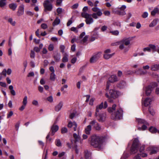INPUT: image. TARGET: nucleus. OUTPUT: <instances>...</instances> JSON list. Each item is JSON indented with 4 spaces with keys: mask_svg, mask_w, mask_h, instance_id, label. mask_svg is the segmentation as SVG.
I'll use <instances>...</instances> for the list:
<instances>
[{
    "mask_svg": "<svg viewBox=\"0 0 159 159\" xmlns=\"http://www.w3.org/2000/svg\"><path fill=\"white\" fill-rule=\"evenodd\" d=\"M158 21V19L154 20L149 24V26L150 27H153L154 26L157 24Z\"/></svg>",
    "mask_w": 159,
    "mask_h": 159,
    "instance_id": "28",
    "label": "nucleus"
},
{
    "mask_svg": "<svg viewBox=\"0 0 159 159\" xmlns=\"http://www.w3.org/2000/svg\"><path fill=\"white\" fill-rule=\"evenodd\" d=\"M149 150L151 151L150 154L157 153L159 151V146H151L149 148Z\"/></svg>",
    "mask_w": 159,
    "mask_h": 159,
    "instance_id": "11",
    "label": "nucleus"
},
{
    "mask_svg": "<svg viewBox=\"0 0 159 159\" xmlns=\"http://www.w3.org/2000/svg\"><path fill=\"white\" fill-rule=\"evenodd\" d=\"M143 51L145 52L146 51L150 52L151 51V50L150 49V48H149V47L148 46V47L143 48Z\"/></svg>",
    "mask_w": 159,
    "mask_h": 159,
    "instance_id": "53",
    "label": "nucleus"
},
{
    "mask_svg": "<svg viewBox=\"0 0 159 159\" xmlns=\"http://www.w3.org/2000/svg\"><path fill=\"white\" fill-rule=\"evenodd\" d=\"M72 23V18H71L70 20H69L67 23V26H69Z\"/></svg>",
    "mask_w": 159,
    "mask_h": 159,
    "instance_id": "63",
    "label": "nucleus"
},
{
    "mask_svg": "<svg viewBox=\"0 0 159 159\" xmlns=\"http://www.w3.org/2000/svg\"><path fill=\"white\" fill-rule=\"evenodd\" d=\"M111 83V82L109 80L108 81H107V85H106V89L107 90L109 89V86L110 85Z\"/></svg>",
    "mask_w": 159,
    "mask_h": 159,
    "instance_id": "56",
    "label": "nucleus"
},
{
    "mask_svg": "<svg viewBox=\"0 0 159 159\" xmlns=\"http://www.w3.org/2000/svg\"><path fill=\"white\" fill-rule=\"evenodd\" d=\"M109 80L111 83H113L118 81V79L116 75H113L109 78Z\"/></svg>",
    "mask_w": 159,
    "mask_h": 159,
    "instance_id": "21",
    "label": "nucleus"
},
{
    "mask_svg": "<svg viewBox=\"0 0 159 159\" xmlns=\"http://www.w3.org/2000/svg\"><path fill=\"white\" fill-rule=\"evenodd\" d=\"M63 106L62 102L61 101L59 103L55 106V110L56 111H58L61 110Z\"/></svg>",
    "mask_w": 159,
    "mask_h": 159,
    "instance_id": "18",
    "label": "nucleus"
},
{
    "mask_svg": "<svg viewBox=\"0 0 159 159\" xmlns=\"http://www.w3.org/2000/svg\"><path fill=\"white\" fill-rule=\"evenodd\" d=\"M103 103L102 102L99 105L96 107V112L95 114V116L96 117L98 116V113L99 112V110L102 109L103 107Z\"/></svg>",
    "mask_w": 159,
    "mask_h": 159,
    "instance_id": "15",
    "label": "nucleus"
},
{
    "mask_svg": "<svg viewBox=\"0 0 159 159\" xmlns=\"http://www.w3.org/2000/svg\"><path fill=\"white\" fill-rule=\"evenodd\" d=\"M24 13V5H21L19 6L18 11L17 15L20 16L22 15Z\"/></svg>",
    "mask_w": 159,
    "mask_h": 159,
    "instance_id": "14",
    "label": "nucleus"
},
{
    "mask_svg": "<svg viewBox=\"0 0 159 159\" xmlns=\"http://www.w3.org/2000/svg\"><path fill=\"white\" fill-rule=\"evenodd\" d=\"M53 57L56 62H58L61 59V55L58 52H56L54 53Z\"/></svg>",
    "mask_w": 159,
    "mask_h": 159,
    "instance_id": "17",
    "label": "nucleus"
},
{
    "mask_svg": "<svg viewBox=\"0 0 159 159\" xmlns=\"http://www.w3.org/2000/svg\"><path fill=\"white\" fill-rule=\"evenodd\" d=\"M135 73L138 75H143L146 74L147 73V72L146 70H143L142 69H139L135 71Z\"/></svg>",
    "mask_w": 159,
    "mask_h": 159,
    "instance_id": "19",
    "label": "nucleus"
},
{
    "mask_svg": "<svg viewBox=\"0 0 159 159\" xmlns=\"http://www.w3.org/2000/svg\"><path fill=\"white\" fill-rule=\"evenodd\" d=\"M68 55L66 53H65L63 54V57L62 58V60L63 62H66L68 61Z\"/></svg>",
    "mask_w": 159,
    "mask_h": 159,
    "instance_id": "27",
    "label": "nucleus"
},
{
    "mask_svg": "<svg viewBox=\"0 0 159 159\" xmlns=\"http://www.w3.org/2000/svg\"><path fill=\"white\" fill-rule=\"evenodd\" d=\"M65 47L64 45H61L60 47V48L61 50V52L62 53H64V49Z\"/></svg>",
    "mask_w": 159,
    "mask_h": 159,
    "instance_id": "58",
    "label": "nucleus"
},
{
    "mask_svg": "<svg viewBox=\"0 0 159 159\" xmlns=\"http://www.w3.org/2000/svg\"><path fill=\"white\" fill-rule=\"evenodd\" d=\"M59 127L57 125H55L53 124L52 126L51 129V131L52 133L51 134L52 135H53L55 133L57 132L58 129Z\"/></svg>",
    "mask_w": 159,
    "mask_h": 159,
    "instance_id": "16",
    "label": "nucleus"
},
{
    "mask_svg": "<svg viewBox=\"0 0 159 159\" xmlns=\"http://www.w3.org/2000/svg\"><path fill=\"white\" fill-rule=\"evenodd\" d=\"M47 100L50 102H53V98L52 96H50L47 98Z\"/></svg>",
    "mask_w": 159,
    "mask_h": 159,
    "instance_id": "62",
    "label": "nucleus"
},
{
    "mask_svg": "<svg viewBox=\"0 0 159 159\" xmlns=\"http://www.w3.org/2000/svg\"><path fill=\"white\" fill-rule=\"evenodd\" d=\"M123 111L121 108H117L116 111L112 113L111 118L113 120H120L122 118Z\"/></svg>",
    "mask_w": 159,
    "mask_h": 159,
    "instance_id": "3",
    "label": "nucleus"
},
{
    "mask_svg": "<svg viewBox=\"0 0 159 159\" xmlns=\"http://www.w3.org/2000/svg\"><path fill=\"white\" fill-rule=\"evenodd\" d=\"M62 9L61 8H58L57 9V12L58 13V15H59L62 12Z\"/></svg>",
    "mask_w": 159,
    "mask_h": 159,
    "instance_id": "54",
    "label": "nucleus"
},
{
    "mask_svg": "<svg viewBox=\"0 0 159 159\" xmlns=\"http://www.w3.org/2000/svg\"><path fill=\"white\" fill-rule=\"evenodd\" d=\"M17 7V6L16 4L15 3H11L9 5V8L13 11H14L16 9Z\"/></svg>",
    "mask_w": 159,
    "mask_h": 159,
    "instance_id": "34",
    "label": "nucleus"
},
{
    "mask_svg": "<svg viewBox=\"0 0 159 159\" xmlns=\"http://www.w3.org/2000/svg\"><path fill=\"white\" fill-rule=\"evenodd\" d=\"M117 14L120 16L125 15L126 13L125 11L123 10L118 11L117 12Z\"/></svg>",
    "mask_w": 159,
    "mask_h": 159,
    "instance_id": "41",
    "label": "nucleus"
},
{
    "mask_svg": "<svg viewBox=\"0 0 159 159\" xmlns=\"http://www.w3.org/2000/svg\"><path fill=\"white\" fill-rule=\"evenodd\" d=\"M149 131L152 133H155L157 132V129L154 127H151L149 129Z\"/></svg>",
    "mask_w": 159,
    "mask_h": 159,
    "instance_id": "38",
    "label": "nucleus"
},
{
    "mask_svg": "<svg viewBox=\"0 0 159 159\" xmlns=\"http://www.w3.org/2000/svg\"><path fill=\"white\" fill-rule=\"evenodd\" d=\"M56 144L58 147L61 146V143L59 139H57L56 141Z\"/></svg>",
    "mask_w": 159,
    "mask_h": 159,
    "instance_id": "43",
    "label": "nucleus"
},
{
    "mask_svg": "<svg viewBox=\"0 0 159 159\" xmlns=\"http://www.w3.org/2000/svg\"><path fill=\"white\" fill-rule=\"evenodd\" d=\"M73 137L75 139L74 142L75 143L80 140V136L74 133L73 134Z\"/></svg>",
    "mask_w": 159,
    "mask_h": 159,
    "instance_id": "35",
    "label": "nucleus"
},
{
    "mask_svg": "<svg viewBox=\"0 0 159 159\" xmlns=\"http://www.w3.org/2000/svg\"><path fill=\"white\" fill-rule=\"evenodd\" d=\"M74 125V122H72L71 121H70L68 123V127L69 128H71L72 126H73Z\"/></svg>",
    "mask_w": 159,
    "mask_h": 159,
    "instance_id": "61",
    "label": "nucleus"
},
{
    "mask_svg": "<svg viewBox=\"0 0 159 159\" xmlns=\"http://www.w3.org/2000/svg\"><path fill=\"white\" fill-rule=\"evenodd\" d=\"M139 146V142L138 139H135L133 141L131 149V151L132 154H134L137 152V148Z\"/></svg>",
    "mask_w": 159,
    "mask_h": 159,
    "instance_id": "6",
    "label": "nucleus"
},
{
    "mask_svg": "<svg viewBox=\"0 0 159 159\" xmlns=\"http://www.w3.org/2000/svg\"><path fill=\"white\" fill-rule=\"evenodd\" d=\"M109 93L111 98H115L118 97L120 93L118 91H117L115 90L111 89L110 90Z\"/></svg>",
    "mask_w": 159,
    "mask_h": 159,
    "instance_id": "10",
    "label": "nucleus"
},
{
    "mask_svg": "<svg viewBox=\"0 0 159 159\" xmlns=\"http://www.w3.org/2000/svg\"><path fill=\"white\" fill-rule=\"evenodd\" d=\"M120 41L113 43L111 44V45L112 46L120 45Z\"/></svg>",
    "mask_w": 159,
    "mask_h": 159,
    "instance_id": "60",
    "label": "nucleus"
},
{
    "mask_svg": "<svg viewBox=\"0 0 159 159\" xmlns=\"http://www.w3.org/2000/svg\"><path fill=\"white\" fill-rule=\"evenodd\" d=\"M67 131V129L66 127H63L61 129V133L64 134L66 133Z\"/></svg>",
    "mask_w": 159,
    "mask_h": 159,
    "instance_id": "50",
    "label": "nucleus"
},
{
    "mask_svg": "<svg viewBox=\"0 0 159 159\" xmlns=\"http://www.w3.org/2000/svg\"><path fill=\"white\" fill-rule=\"evenodd\" d=\"M9 89L11 90V94L15 96L16 95V92L13 89V87L12 85H10L9 87Z\"/></svg>",
    "mask_w": 159,
    "mask_h": 159,
    "instance_id": "33",
    "label": "nucleus"
},
{
    "mask_svg": "<svg viewBox=\"0 0 159 159\" xmlns=\"http://www.w3.org/2000/svg\"><path fill=\"white\" fill-rule=\"evenodd\" d=\"M104 14L107 16H109L110 15V12L108 11H106L103 12Z\"/></svg>",
    "mask_w": 159,
    "mask_h": 159,
    "instance_id": "64",
    "label": "nucleus"
},
{
    "mask_svg": "<svg viewBox=\"0 0 159 159\" xmlns=\"http://www.w3.org/2000/svg\"><path fill=\"white\" fill-rule=\"evenodd\" d=\"M91 153L88 150H85L84 151V156L86 159H91Z\"/></svg>",
    "mask_w": 159,
    "mask_h": 159,
    "instance_id": "25",
    "label": "nucleus"
},
{
    "mask_svg": "<svg viewBox=\"0 0 159 159\" xmlns=\"http://www.w3.org/2000/svg\"><path fill=\"white\" fill-rule=\"evenodd\" d=\"M131 39L129 38H125L120 41L119 48L122 50L129 46L130 43Z\"/></svg>",
    "mask_w": 159,
    "mask_h": 159,
    "instance_id": "4",
    "label": "nucleus"
},
{
    "mask_svg": "<svg viewBox=\"0 0 159 159\" xmlns=\"http://www.w3.org/2000/svg\"><path fill=\"white\" fill-rule=\"evenodd\" d=\"M104 137L96 135L91 137V144L95 148L100 147L103 142Z\"/></svg>",
    "mask_w": 159,
    "mask_h": 159,
    "instance_id": "1",
    "label": "nucleus"
},
{
    "mask_svg": "<svg viewBox=\"0 0 159 159\" xmlns=\"http://www.w3.org/2000/svg\"><path fill=\"white\" fill-rule=\"evenodd\" d=\"M34 50L36 52H39L40 51V48L37 47H35L34 48Z\"/></svg>",
    "mask_w": 159,
    "mask_h": 159,
    "instance_id": "59",
    "label": "nucleus"
},
{
    "mask_svg": "<svg viewBox=\"0 0 159 159\" xmlns=\"http://www.w3.org/2000/svg\"><path fill=\"white\" fill-rule=\"evenodd\" d=\"M152 101V100L151 99L149 98H147L144 101V105L145 106L147 107L151 104Z\"/></svg>",
    "mask_w": 159,
    "mask_h": 159,
    "instance_id": "20",
    "label": "nucleus"
},
{
    "mask_svg": "<svg viewBox=\"0 0 159 159\" xmlns=\"http://www.w3.org/2000/svg\"><path fill=\"white\" fill-rule=\"evenodd\" d=\"M106 95L107 98H108V101L110 103L113 102V99L112 98H113L109 97V95L107 94H106Z\"/></svg>",
    "mask_w": 159,
    "mask_h": 159,
    "instance_id": "52",
    "label": "nucleus"
},
{
    "mask_svg": "<svg viewBox=\"0 0 159 159\" xmlns=\"http://www.w3.org/2000/svg\"><path fill=\"white\" fill-rule=\"evenodd\" d=\"M54 45L52 44H50L48 47V49L50 51H52L54 49Z\"/></svg>",
    "mask_w": 159,
    "mask_h": 159,
    "instance_id": "51",
    "label": "nucleus"
},
{
    "mask_svg": "<svg viewBox=\"0 0 159 159\" xmlns=\"http://www.w3.org/2000/svg\"><path fill=\"white\" fill-rule=\"evenodd\" d=\"M88 10L87 6L84 7L83 9V12L81 13L82 16L85 19V22L87 25H90L94 22L93 19L92 17L91 14L87 13L86 12Z\"/></svg>",
    "mask_w": 159,
    "mask_h": 159,
    "instance_id": "2",
    "label": "nucleus"
},
{
    "mask_svg": "<svg viewBox=\"0 0 159 159\" xmlns=\"http://www.w3.org/2000/svg\"><path fill=\"white\" fill-rule=\"evenodd\" d=\"M149 46L150 48V49H152L154 51H156L157 49L155 45L152 44H150L149 45Z\"/></svg>",
    "mask_w": 159,
    "mask_h": 159,
    "instance_id": "40",
    "label": "nucleus"
},
{
    "mask_svg": "<svg viewBox=\"0 0 159 159\" xmlns=\"http://www.w3.org/2000/svg\"><path fill=\"white\" fill-rule=\"evenodd\" d=\"M22 103L23 105L26 106L27 103V96H25L24 97L22 101Z\"/></svg>",
    "mask_w": 159,
    "mask_h": 159,
    "instance_id": "42",
    "label": "nucleus"
},
{
    "mask_svg": "<svg viewBox=\"0 0 159 159\" xmlns=\"http://www.w3.org/2000/svg\"><path fill=\"white\" fill-rule=\"evenodd\" d=\"M101 57V53L98 52L93 55L90 59V62L91 63H94L99 59Z\"/></svg>",
    "mask_w": 159,
    "mask_h": 159,
    "instance_id": "8",
    "label": "nucleus"
},
{
    "mask_svg": "<svg viewBox=\"0 0 159 159\" xmlns=\"http://www.w3.org/2000/svg\"><path fill=\"white\" fill-rule=\"evenodd\" d=\"M129 156L128 153L125 152L123 153L122 156V158L124 159H126Z\"/></svg>",
    "mask_w": 159,
    "mask_h": 159,
    "instance_id": "48",
    "label": "nucleus"
},
{
    "mask_svg": "<svg viewBox=\"0 0 159 159\" xmlns=\"http://www.w3.org/2000/svg\"><path fill=\"white\" fill-rule=\"evenodd\" d=\"M8 22L12 26H15L16 25V22L13 21L12 19L11 18H9L8 20Z\"/></svg>",
    "mask_w": 159,
    "mask_h": 159,
    "instance_id": "37",
    "label": "nucleus"
},
{
    "mask_svg": "<svg viewBox=\"0 0 159 159\" xmlns=\"http://www.w3.org/2000/svg\"><path fill=\"white\" fill-rule=\"evenodd\" d=\"M137 121L139 124H146L147 125H149L148 123L143 119H138Z\"/></svg>",
    "mask_w": 159,
    "mask_h": 159,
    "instance_id": "23",
    "label": "nucleus"
},
{
    "mask_svg": "<svg viewBox=\"0 0 159 159\" xmlns=\"http://www.w3.org/2000/svg\"><path fill=\"white\" fill-rule=\"evenodd\" d=\"M146 125H147L146 124H143L142 127L138 128V129L139 130H141V129H142L143 130H144L146 129L147 128V127Z\"/></svg>",
    "mask_w": 159,
    "mask_h": 159,
    "instance_id": "57",
    "label": "nucleus"
},
{
    "mask_svg": "<svg viewBox=\"0 0 159 159\" xmlns=\"http://www.w3.org/2000/svg\"><path fill=\"white\" fill-rule=\"evenodd\" d=\"M91 129V125H88L85 129V133L87 134H90Z\"/></svg>",
    "mask_w": 159,
    "mask_h": 159,
    "instance_id": "24",
    "label": "nucleus"
},
{
    "mask_svg": "<svg viewBox=\"0 0 159 159\" xmlns=\"http://www.w3.org/2000/svg\"><path fill=\"white\" fill-rule=\"evenodd\" d=\"M56 78V75L54 73H51L50 75V80L52 81H54Z\"/></svg>",
    "mask_w": 159,
    "mask_h": 159,
    "instance_id": "36",
    "label": "nucleus"
},
{
    "mask_svg": "<svg viewBox=\"0 0 159 159\" xmlns=\"http://www.w3.org/2000/svg\"><path fill=\"white\" fill-rule=\"evenodd\" d=\"M35 54L34 51L31 50L30 54V57L32 58H34Z\"/></svg>",
    "mask_w": 159,
    "mask_h": 159,
    "instance_id": "49",
    "label": "nucleus"
},
{
    "mask_svg": "<svg viewBox=\"0 0 159 159\" xmlns=\"http://www.w3.org/2000/svg\"><path fill=\"white\" fill-rule=\"evenodd\" d=\"M159 69V65L155 64L152 65L151 68V70L155 71Z\"/></svg>",
    "mask_w": 159,
    "mask_h": 159,
    "instance_id": "29",
    "label": "nucleus"
},
{
    "mask_svg": "<svg viewBox=\"0 0 159 159\" xmlns=\"http://www.w3.org/2000/svg\"><path fill=\"white\" fill-rule=\"evenodd\" d=\"M158 9L156 8L154 9L151 12V14L152 16H154L158 11Z\"/></svg>",
    "mask_w": 159,
    "mask_h": 159,
    "instance_id": "44",
    "label": "nucleus"
},
{
    "mask_svg": "<svg viewBox=\"0 0 159 159\" xmlns=\"http://www.w3.org/2000/svg\"><path fill=\"white\" fill-rule=\"evenodd\" d=\"M60 22V20L58 17H57L53 23V25L55 26L59 24Z\"/></svg>",
    "mask_w": 159,
    "mask_h": 159,
    "instance_id": "30",
    "label": "nucleus"
},
{
    "mask_svg": "<svg viewBox=\"0 0 159 159\" xmlns=\"http://www.w3.org/2000/svg\"><path fill=\"white\" fill-rule=\"evenodd\" d=\"M92 10L94 12H96V13H93L91 14L93 18L97 19L98 18V17L101 16L102 14L100 9L97 7H94L92 8Z\"/></svg>",
    "mask_w": 159,
    "mask_h": 159,
    "instance_id": "5",
    "label": "nucleus"
},
{
    "mask_svg": "<svg viewBox=\"0 0 159 159\" xmlns=\"http://www.w3.org/2000/svg\"><path fill=\"white\" fill-rule=\"evenodd\" d=\"M114 53H112L111 54L104 53L103 57L105 59H108L111 58L114 55Z\"/></svg>",
    "mask_w": 159,
    "mask_h": 159,
    "instance_id": "32",
    "label": "nucleus"
},
{
    "mask_svg": "<svg viewBox=\"0 0 159 159\" xmlns=\"http://www.w3.org/2000/svg\"><path fill=\"white\" fill-rule=\"evenodd\" d=\"M90 124L93 126V128L97 130H100L101 129V126L95 120H93L91 121Z\"/></svg>",
    "mask_w": 159,
    "mask_h": 159,
    "instance_id": "9",
    "label": "nucleus"
},
{
    "mask_svg": "<svg viewBox=\"0 0 159 159\" xmlns=\"http://www.w3.org/2000/svg\"><path fill=\"white\" fill-rule=\"evenodd\" d=\"M88 38L89 36L88 35L85 36L82 40H80L79 41V42L82 44L84 43L87 41ZM76 41L77 43L79 42L78 41Z\"/></svg>",
    "mask_w": 159,
    "mask_h": 159,
    "instance_id": "31",
    "label": "nucleus"
},
{
    "mask_svg": "<svg viewBox=\"0 0 159 159\" xmlns=\"http://www.w3.org/2000/svg\"><path fill=\"white\" fill-rule=\"evenodd\" d=\"M6 0H0V7H2L5 6L6 4Z\"/></svg>",
    "mask_w": 159,
    "mask_h": 159,
    "instance_id": "39",
    "label": "nucleus"
},
{
    "mask_svg": "<svg viewBox=\"0 0 159 159\" xmlns=\"http://www.w3.org/2000/svg\"><path fill=\"white\" fill-rule=\"evenodd\" d=\"M49 2L50 1L48 0L45 1L44 2L43 6L44 11H51L52 10L53 8L52 5L51 3H50Z\"/></svg>",
    "mask_w": 159,
    "mask_h": 159,
    "instance_id": "7",
    "label": "nucleus"
},
{
    "mask_svg": "<svg viewBox=\"0 0 159 159\" xmlns=\"http://www.w3.org/2000/svg\"><path fill=\"white\" fill-rule=\"evenodd\" d=\"M113 25L115 26H118L120 27L121 26L120 23L119 21H116L114 22Z\"/></svg>",
    "mask_w": 159,
    "mask_h": 159,
    "instance_id": "45",
    "label": "nucleus"
},
{
    "mask_svg": "<svg viewBox=\"0 0 159 159\" xmlns=\"http://www.w3.org/2000/svg\"><path fill=\"white\" fill-rule=\"evenodd\" d=\"M152 92L151 87L150 86L147 87L146 88L145 93L147 96H149Z\"/></svg>",
    "mask_w": 159,
    "mask_h": 159,
    "instance_id": "26",
    "label": "nucleus"
},
{
    "mask_svg": "<svg viewBox=\"0 0 159 159\" xmlns=\"http://www.w3.org/2000/svg\"><path fill=\"white\" fill-rule=\"evenodd\" d=\"M116 105L114 104L111 107H109L108 108V111L110 113H114L115 111H116Z\"/></svg>",
    "mask_w": 159,
    "mask_h": 159,
    "instance_id": "22",
    "label": "nucleus"
},
{
    "mask_svg": "<svg viewBox=\"0 0 159 159\" xmlns=\"http://www.w3.org/2000/svg\"><path fill=\"white\" fill-rule=\"evenodd\" d=\"M78 3H76L74 4L72 6L71 8L73 9H76L78 8Z\"/></svg>",
    "mask_w": 159,
    "mask_h": 159,
    "instance_id": "55",
    "label": "nucleus"
},
{
    "mask_svg": "<svg viewBox=\"0 0 159 159\" xmlns=\"http://www.w3.org/2000/svg\"><path fill=\"white\" fill-rule=\"evenodd\" d=\"M110 32L113 35H118L119 34V32L117 30L111 31Z\"/></svg>",
    "mask_w": 159,
    "mask_h": 159,
    "instance_id": "46",
    "label": "nucleus"
},
{
    "mask_svg": "<svg viewBox=\"0 0 159 159\" xmlns=\"http://www.w3.org/2000/svg\"><path fill=\"white\" fill-rule=\"evenodd\" d=\"M98 120L99 122H102L105 120L106 117V115L105 113L98 114Z\"/></svg>",
    "mask_w": 159,
    "mask_h": 159,
    "instance_id": "13",
    "label": "nucleus"
},
{
    "mask_svg": "<svg viewBox=\"0 0 159 159\" xmlns=\"http://www.w3.org/2000/svg\"><path fill=\"white\" fill-rule=\"evenodd\" d=\"M139 147H140L139 151L140 152H141L144 151L145 148L144 145L140 146L139 144Z\"/></svg>",
    "mask_w": 159,
    "mask_h": 159,
    "instance_id": "47",
    "label": "nucleus"
},
{
    "mask_svg": "<svg viewBox=\"0 0 159 159\" xmlns=\"http://www.w3.org/2000/svg\"><path fill=\"white\" fill-rule=\"evenodd\" d=\"M116 86L120 89H123L127 86V84L125 81L122 80L117 84Z\"/></svg>",
    "mask_w": 159,
    "mask_h": 159,
    "instance_id": "12",
    "label": "nucleus"
}]
</instances>
